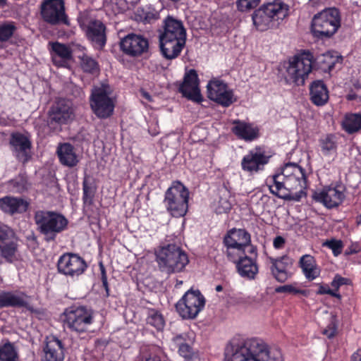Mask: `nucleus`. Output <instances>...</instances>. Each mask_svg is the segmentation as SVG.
<instances>
[{
    "label": "nucleus",
    "instance_id": "1",
    "mask_svg": "<svg viewBox=\"0 0 361 361\" xmlns=\"http://www.w3.org/2000/svg\"><path fill=\"white\" fill-rule=\"evenodd\" d=\"M224 361H283L281 352L270 349L262 340L234 337L224 349Z\"/></svg>",
    "mask_w": 361,
    "mask_h": 361
},
{
    "label": "nucleus",
    "instance_id": "2",
    "mask_svg": "<svg viewBox=\"0 0 361 361\" xmlns=\"http://www.w3.org/2000/svg\"><path fill=\"white\" fill-rule=\"evenodd\" d=\"M186 30L182 20L168 16L159 30V47L163 56L169 60L176 59L186 42Z\"/></svg>",
    "mask_w": 361,
    "mask_h": 361
},
{
    "label": "nucleus",
    "instance_id": "3",
    "mask_svg": "<svg viewBox=\"0 0 361 361\" xmlns=\"http://www.w3.org/2000/svg\"><path fill=\"white\" fill-rule=\"evenodd\" d=\"M34 220L37 231L47 243L54 242L59 234L68 229L69 223L62 214L49 210L36 211Z\"/></svg>",
    "mask_w": 361,
    "mask_h": 361
},
{
    "label": "nucleus",
    "instance_id": "4",
    "mask_svg": "<svg viewBox=\"0 0 361 361\" xmlns=\"http://www.w3.org/2000/svg\"><path fill=\"white\" fill-rule=\"evenodd\" d=\"M288 6L281 0H274L263 4L255 10L252 20L256 29L263 32L274 28L288 16Z\"/></svg>",
    "mask_w": 361,
    "mask_h": 361
},
{
    "label": "nucleus",
    "instance_id": "5",
    "mask_svg": "<svg viewBox=\"0 0 361 361\" xmlns=\"http://www.w3.org/2000/svg\"><path fill=\"white\" fill-rule=\"evenodd\" d=\"M341 25V16L336 7L326 8L315 14L312 20L311 31L314 37L324 39L334 36Z\"/></svg>",
    "mask_w": 361,
    "mask_h": 361
},
{
    "label": "nucleus",
    "instance_id": "6",
    "mask_svg": "<svg viewBox=\"0 0 361 361\" xmlns=\"http://www.w3.org/2000/svg\"><path fill=\"white\" fill-rule=\"evenodd\" d=\"M156 261L159 269L168 274L182 271L189 263L186 252L175 244L159 249L156 253Z\"/></svg>",
    "mask_w": 361,
    "mask_h": 361
},
{
    "label": "nucleus",
    "instance_id": "7",
    "mask_svg": "<svg viewBox=\"0 0 361 361\" xmlns=\"http://www.w3.org/2000/svg\"><path fill=\"white\" fill-rule=\"evenodd\" d=\"M64 327L78 334L85 333L94 322V312L84 305H72L61 314Z\"/></svg>",
    "mask_w": 361,
    "mask_h": 361
},
{
    "label": "nucleus",
    "instance_id": "8",
    "mask_svg": "<svg viewBox=\"0 0 361 361\" xmlns=\"http://www.w3.org/2000/svg\"><path fill=\"white\" fill-rule=\"evenodd\" d=\"M189 195L188 189L180 181H173L164 195L167 212L175 218L184 216L188 211Z\"/></svg>",
    "mask_w": 361,
    "mask_h": 361
},
{
    "label": "nucleus",
    "instance_id": "9",
    "mask_svg": "<svg viewBox=\"0 0 361 361\" xmlns=\"http://www.w3.org/2000/svg\"><path fill=\"white\" fill-rule=\"evenodd\" d=\"M314 56L308 50H303L289 60L287 73L289 79L297 85L305 84L312 70Z\"/></svg>",
    "mask_w": 361,
    "mask_h": 361
},
{
    "label": "nucleus",
    "instance_id": "10",
    "mask_svg": "<svg viewBox=\"0 0 361 361\" xmlns=\"http://www.w3.org/2000/svg\"><path fill=\"white\" fill-rule=\"evenodd\" d=\"M206 300L199 290L185 292L176 304V310L184 319H194L204 309Z\"/></svg>",
    "mask_w": 361,
    "mask_h": 361
},
{
    "label": "nucleus",
    "instance_id": "11",
    "mask_svg": "<svg viewBox=\"0 0 361 361\" xmlns=\"http://www.w3.org/2000/svg\"><path fill=\"white\" fill-rule=\"evenodd\" d=\"M90 105L93 114L100 119L110 118L114 111L115 101L110 97L106 87L102 86L92 91L90 97Z\"/></svg>",
    "mask_w": 361,
    "mask_h": 361
},
{
    "label": "nucleus",
    "instance_id": "12",
    "mask_svg": "<svg viewBox=\"0 0 361 361\" xmlns=\"http://www.w3.org/2000/svg\"><path fill=\"white\" fill-rule=\"evenodd\" d=\"M286 181V187L290 195L298 194L302 197L303 190L307 187L306 171L295 163L288 162L282 167Z\"/></svg>",
    "mask_w": 361,
    "mask_h": 361
},
{
    "label": "nucleus",
    "instance_id": "13",
    "mask_svg": "<svg viewBox=\"0 0 361 361\" xmlns=\"http://www.w3.org/2000/svg\"><path fill=\"white\" fill-rule=\"evenodd\" d=\"M41 16L51 25H70L63 0H45L41 5Z\"/></svg>",
    "mask_w": 361,
    "mask_h": 361
},
{
    "label": "nucleus",
    "instance_id": "14",
    "mask_svg": "<svg viewBox=\"0 0 361 361\" xmlns=\"http://www.w3.org/2000/svg\"><path fill=\"white\" fill-rule=\"evenodd\" d=\"M271 156L268 154L264 146L257 145L243 157L240 166L244 172L250 174L258 173L264 170Z\"/></svg>",
    "mask_w": 361,
    "mask_h": 361
},
{
    "label": "nucleus",
    "instance_id": "15",
    "mask_svg": "<svg viewBox=\"0 0 361 361\" xmlns=\"http://www.w3.org/2000/svg\"><path fill=\"white\" fill-rule=\"evenodd\" d=\"M74 118V110L70 100L64 98L56 99L48 111V126L55 128L68 124Z\"/></svg>",
    "mask_w": 361,
    "mask_h": 361
},
{
    "label": "nucleus",
    "instance_id": "16",
    "mask_svg": "<svg viewBox=\"0 0 361 361\" xmlns=\"http://www.w3.org/2000/svg\"><path fill=\"white\" fill-rule=\"evenodd\" d=\"M207 94L210 100L224 107H228L237 101L233 90L228 88L224 80L216 78H213L208 82Z\"/></svg>",
    "mask_w": 361,
    "mask_h": 361
},
{
    "label": "nucleus",
    "instance_id": "17",
    "mask_svg": "<svg viewBox=\"0 0 361 361\" xmlns=\"http://www.w3.org/2000/svg\"><path fill=\"white\" fill-rule=\"evenodd\" d=\"M18 237L14 231L6 224H0V255L8 263L18 260Z\"/></svg>",
    "mask_w": 361,
    "mask_h": 361
},
{
    "label": "nucleus",
    "instance_id": "18",
    "mask_svg": "<svg viewBox=\"0 0 361 361\" xmlns=\"http://www.w3.org/2000/svg\"><path fill=\"white\" fill-rule=\"evenodd\" d=\"M87 269L85 260L78 254L66 252L57 262V270L61 274L74 278L82 275Z\"/></svg>",
    "mask_w": 361,
    "mask_h": 361
},
{
    "label": "nucleus",
    "instance_id": "19",
    "mask_svg": "<svg viewBox=\"0 0 361 361\" xmlns=\"http://www.w3.org/2000/svg\"><path fill=\"white\" fill-rule=\"evenodd\" d=\"M119 45L124 54L133 58L148 54L149 50L148 39L134 33L128 34L122 38Z\"/></svg>",
    "mask_w": 361,
    "mask_h": 361
},
{
    "label": "nucleus",
    "instance_id": "20",
    "mask_svg": "<svg viewBox=\"0 0 361 361\" xmlns=\"http://www.w3.org/2000/svg\"><path fill=\"white\" fill-rule=\"evenodd\" d=\"M79 24L94 49L102 50L107 40L105 25L99 20H90L87 23L79 21Z\"/></svg>",
    "mask_w": 361,
    "mask_h": 361
},
{
    "label": "nucleus",
    "instance_id": "21",
    "mask_svg": "<svg viewBox=\"0 0 361 361\" xmlns=\"http://www.w3.org/2000/svg\"><path fill=\"white\" fill-rule=\"evenodd\" d=\"M341 186H324L322 190L314 192L312 198L317 202L322 203L325 207L332 209L338 207L345 199L343 190Z\"/></svg>",
    "mask_w": 361,
    "mask_h": 361
},
{
    "label": "nucleus",
    "instance_id": "22",
    "mask_svg": "<svg viewBox=\"0 0 361 361\" xmlns=\"http://www.w3.org/2000/svg\"><path fill=\"white\" fill-rule=\"evenodd\" d=\"M266 185L268 186L270 192L279 198L285 200L299 201L300 200V195H290V193H289L282 167L274 174L267 178Z\"/></svg>",
    "mask_w": 361,
    "mask_h": 361
},
{
    "label": "nucleus",
    "instance_id": "23",
    "mask_svg": "<svg viewBox=\"0 0 361 361\" xmlns=\"http://www.w3.org/2000/svg\"><path fill=\"white\" fill-rule=\"evenodd\" d=\"M199 85L200 80L197 71L195 69H190L185 73L183 82L179 87V91L189 100L201 103L203 98Z\"/></svg>",
    "mask_w": 361,
    "mask_h": 361
},
{
    "label": "nucleus",
    "instance_id": "24",
    "mask_svg": "<svg viewBox=\"0 0 361 361\" xmlns=\"http://www.w3.org/2000/svg\"><path fill=\"white\" fill-rule=\"evenodd\" d=\"M271 264L270 270L274 278L280 283H284L290 277L288 271L293 263V260L287 255L279 257H268Z\"/></svg>",
    "mask_w": 361,
    "mask_h": 361
},
{
    "label": "nucleus",
    "instance_id": "25",
    "mask_svg": "<svg viewBox=\"0 0 361 361\" xmlns=\"http://www.w3.org/2000/svg\"><path fill=\"white\" fill-rule=\"evenodd\" d=\"M9 144L13 151L16 153L17 159L23 164H26L31 158L29 150L32 147L30 140L20 133H13L11 135Z\"/></svg>",
    "mask_w": 361,
    "mask_h": 361
},
{
    "label": "nucleus",
    "instance_id": "26",
    "mask_svg": "<svg viewBox=\"0 0 361 361\" xmlns=\"http://www.w3.org/2000/svg\"><path fill=\"white\" fill-rule=\"evenodd\" d=\"M64 345L61 340L54 335L47 336L43 348L42 361H63Z\"/></svg>",
    "mask_w": 361,
    "mask_h": 361
},
{
    "label": "nucleus",
    "instance_id": "27",
    "mask_svg": "<svg viewBox=\"0 0 361 361\" xmlns=\"http://www.w3.org/2000/svg\"><path fill=\"white\" fill-rule=\"evenodd\" d=\"M232 124L231 131L240 140L252 142L260 137L259 128L252 123L235 119L232 121Z\"/></svg>",
    "mask_w": 361,
    "mask_h": 361
},
{
    "label": "nucleus",
    "instance_id": "28",
    "mask_svg": "<svg viewBox=\"0 0 361 361\" xmlns=\"http://www.w3.org/2000/svg\"><path fill=\"white\" fill-rule=\"evenodd\" d=\"M49 46L53 64L57 67H67L68 62L73 58L71 48L59 42H49Z\"/></svg>",
    "mask_w": 361,
    "mask_h": 361
},
{
    "label": "nucleus",
    "instance_id": "29",
    "mask_svg": "<svg viewBox=\"0 0 361 361\" xmlns=\"http://www.w3.org/2000/svg\"><path fill=\"white\" fill-rule=\"evenodd\" d=\"M28 206V202L22 197L6 195L0 198V210L9 215L23 214Z\"/></svg>",
    "mask_w": 361,
    "mask_h": 361
},
{
    "label": "nucleus",
    "instance_id": "30",
    "mask_svg": "<svg viewBox=\"0 0 361 361\" xmlns=\"http://www.w3.org/2000/svg\"><path fill=\"white\" fill-rule=\"evenodd\" d=\"M298 266L301 269L305 279L312 281L321 274V268L317 264L315 258L311 255H304L300 257Z\"/></svg>",
    "mask_w": 361,
    "mask_h": 361
},
{
    "label": "nucleus",
    "instance_id": "31",
    "mask_svg": "<svg viewBox=\"0 0 361 361\" xmlns=\"http://www.w3.org/2000/svg\"><path fill=\"white\" fill-rule=\"evenodd\" d=\"M60 163L65 166L73 168L79 163V158L74 147L68 142L60 143L56 149Z\"/></svg>",
    "mask_w": 361,
    "mask_h": 361
},
{
    "label": "nucleus",
    "instance_id": "32",
    "mask_svg": "<svg viewBox=\"0 0 361 361\" xmlns=\"http://www.w3.org/2000/svg\"><path fill=\"white\" fill-rule=\"evenodd\" d=\"M311 102L316 106H324L327 103L329 96L326 85L322 80H315L310 87Z\"/></svg>",
    "mask_w": 361,
    "mask_h": 361
},
{
    "label": "nucleus",
    "instance_id": "33",
    "mask_svg": "<svg viewBox=\"0 0 361 361\" xmlns=\"http://www.w3.org/2000/svg\"><path fill=\"white\" fill-rule=\"evenodd\" d=\"M23 296H25L24 293L20 295L11 291L0 290V308L27 307L28 302Z\"/></svg>",
    "mask_w": 361,
    "mask_h": 361
},
{
    "label": "nucleus",
    "instance_id": "34",
    "mask_svg": "<svg viewBox=\"0 0 361 361\" xmlns=\"http://www.w3.org/2000/svg\"><path fill=\"white\" fill-rule=\"evenodd\" d=\"M238 273L245 278L254 279L258 273L257 261L247 255L235 265Z\"/></svg>",
    "mask_w": 361,
    "mask_h": 361
},
{
    "label": "nucleus",
    "instance_id": "35",
    "mask_svg": "<svg viewBox=\"0 0 361 361\" xmlns=\"http://www.w3.org/2000/svg\"><path fill=\"white\" fill-rule=\"evenodd\" d=\"M341 128L349 135L361 132V114H345L341 122Z\"/></svg>",
    "mask_w": 361,
    "mask_h": 361
},
{
    "label": "nucleus",
    "instance_id": "36",
    "mask_svg": "<svg viewBox=\"0 0 361 361\" xmlns=\"http://www.w3.org/2000/svg\"><path fill=\"white\" fill-rule=\"evenodd\" d=\"M319 145L324 156L336 153L338 147L337 137L334 133H329L319 139Z\"/></svg>",
    "mask_w": 361,
    "mask_h": 361
},
{
    "label": "nucleus",
    "instance_id": "37",
    "mask_svg": "<svg viewBox=\"0 0 361 361\" xmlns=\"http://www.w3.org/2000/svg\"><path fill=\"white\" fill-rule=\"evenodd\" d=\"M7 184L13 192L18 193L27 191L30 186L27 173L25 171H21L16 176L9 180Z\"/></svg>",
    "mask_w": 361,
    "mask_h": 361
},
{
    "label": "nucleus",
    "instance_id": "38",
    "mask_svg": "<svg viewBox=\"0 0 361 361\" xmlns=\"http://www.w3.org/2000/svg\"><path fill=\"white\" fill-rule=\"evenodd\" d=\"M97 192V185L93 179L85 176L82 181V202L85 205L90 206L93 204L94 197Z\"/></svg>",
    "mask_w": 361,
    "mask_h": 361
},
{
    "label": "nucleus",
    "instance_id": "39",
    "mask_svg": "<svg viewBox=\"0 0 361 361\" xmlns=\"http://www.w3.org/2000/svg\"><path fill=\"white\" fill-rule=\"evenodd\" d=\"M82 71L87 74L97 75L100 72V66L97 60L85 54L78 56Z\"/></svg>",
    "mask_w": 361,
    "mask_h": 361
},
{
    "label": "nucleus",
    "instance_id": "40",
    "mask_svg": "<svg viewBox=\"0 0 361 361\" xmlns=\"http://www.w3.org/2000/svg\"><path fill=\"white\" fill-rule=\"evenodd\" d=\"M146 323L154 327L157 331H161L164 328L165 319L159 310L149 308L147 311Z\"/></svg>",
    "mask_w": 361,
    "mask_h": 361
},
{
    "label": "nucleus",
    "instance_id": "41",
    "mask_svg": "<svg viewBox=\"0 0 361 361\" xmlns=\"http://www.w3.org/2000/svg\"><path fill=\"white\" fill-rule=\"evenodd\" d=\"M185 341L186 335L180 334L173 338V342L176 347L178 348L180 355L186 359H191L193 354L192 348Z\"/></svg>",
    "mask_w": 361,
    "mask_h": 361
},
{
    "label": "nucleus",
    "instance_id": "42",
    "mask_svg": "<svg viewBox=\"0 0 361 361\" xmlns=\"http://www.w3.org/2000/svg\"><path fill=\"white\" fill-rule=\"evenodd\" d=\"M136 17L145 24H151L157 21L160 16L159 13L154 8L148 7L146 8H138L137 10Z\"/></svg>",
    "mask_w": 361,
    "mask_h": 361
},
{
    "label": "nucleus",
    "instance_id": "43",
    "mask_svg": "<svg viewBox=\"0 0 361 361\" xmlns=\"http://www.w3.org/2000/svg\"><path fill=\"white\" fill-rule=\"evenodd\" d=\"M17 30L14 21L8 20L0 23V42H7ZM1 48V46H0Z\"/></svg>",
    "mask_w": 361,
    "mask_h": 361
},
{
    "label": "nucleus",
    "instance_id": "44",
    "mask_svg": "<svg viewBox=\"0 0 361 361\" xmlns=\"http://www.w3.org/2000/svg\"><path fill=\"white\" fill-rule=\"evenodd\" d=\"M18 358L17 351L10 342L0 347V361H17Z\"/></svg>",
    "mask_w": 361,
    "mask_h": 361
},
{
    "label": "nucleus",
    "instance_id": "45",
    "mask_svg": "<svg viewBox=\"0 0 361 361\" xmlns=\"http://www.w3.org/2000/svg\"><path fill=\"white\" fill-rule=\"evenodd\" d=\"M245 248L242 246L226 249V254L228 260L236 265L246 255Z\"/></svg>",
    "mask_w": 361,
    "mask_h": 361
},
{
    "label": "nucleus",
    "instance_id": "46",
    "mask_svg": "<svg viewBox=\"0 0 361 361\" xmlns=\"http://www.w3.org/2000/svg\"><path fill=\"white\" fill-rule=\"evenodd\" d=\"M230 231L231 234L233 235L237 242H240L243 247H246L251 243L250 234L245 229L233 228Z\"/></svg>",
    "mask_w": 361,
    "mask_h": 361
},
{
    "label": "nucleus",
    "instance_id": "47",
    "mask_svg": "<svg viewBox=\"0 0 361 361\" xmlns=\"http://www.w3.org/2000/svg\"><path fill=\"white\" fill-rule=\"evenodd\" d=\"M275 292L277 293H290L293 295H302L303 296L307 295V290L305 289H300L296 288L292 284H286L278 286L275 288Z\"/></svg>",
    "mask_w": 361,
    "mask_h": 361
},
{
    "label": "nucleus",
    "instance_id": "48",
    "mask_svg": "<svg viewBox=\"0 0 361 361\" xmlns=\"http://www.w3.org/2000/svg\"><path fill=\"white\" fill-rule=\"evenodd\" d=\"M261 0H237L236 6L240 12H247L255 8Z\"/></svg>",
    "mask_w": 361,
    "mask_h": 361
},
{
    "label": "nucleus",
    "instance_id": "49",
    "mask_svg": "<svg viewBox=\"0 0 361 361\" xmlns=\"http://www.w3.org/2000/svg\"><path fill=\"white\" fill-rule=\"evenodd\" d=\"M323 245L331 249L332 250L333 255L335 257L341 255L343 248V242L341 240H336L334 238L326 240L324 243Z\"/></svg>",
    "mask_w": 361,
    "mask_h": 361
},
{
    "label": "nucleus",
    "instance_id": "50",
    "mask_svg": "<svg viewBox=\"0 0 361 361\" xmlns=\"http://www.w3.org/2000/svg\"><path fill=\"white\" fill-rule=\"evenodd\" d=\"M352 281L350 279L341 276L339 274H336L332 281L331 282V286L333 288L332 290L339 293L338 290L342 286L351 285Z\"/></svg>",
    "mask_w": 361,
    "mask_h": 361
},
{
    "label": "nucleus",
    "instance_id": "51",
    "mask_svg": "<svg viewBox=\"0 0 361 361\" xmlns=\"http://www.w3.org/2000/svg\"><path fill=\"white\" fill-rule=\"evenodd\" d=\"M317 286L319 287L316 291L317 295H329L338 300L341 299V295L339 293L331 289L328 284L326 283H317Z\"/></svg>",
    "mask_w": 361,
    "mask_h": 361
},
{
    "label": "nucleus",
    "instance_id": "52",
    "mask_svg": "<svg viewBox=\"0 0 361 361\" xmlns=\"http://www.w3.org/2000/svg\"><path fill=\"white\" fill-rule=\"evenodd\" d=\"M224 243L226 247V249L242 247L241 244H240V242H237L233 235L231 234V231H229L225 236L224 239Z\"/></svg>",
    "mask_w": 361,
    "mask_h": 361
},
{
    "label": "nucleus",
    "instance_id": "53",
    "mask_svg": "<svg viewBox=\"0 0 361 361\" xmlns=\"http://www.w3.org/2000/svg\"><path fill=\"white\" fill-rule=\"evenodd\" d=\"M231 209V204L226 199L220 198L216 211L219 214L228 213Z\"/></svg>",
    "mask_w": 361,
    "mask_h": 361
},
{
    "label": "nucleus",
    "instance_id": "54",
    "mask_svg": "<svg viewBox=\"0 0 361 361\" xmlns=\"http://www.w3.org/2000/svg\"><path fill=\"white\" fill-rule=\"evenodd\" d=\"M136 361H161L157 355L151 356L147 352L141 350L140 355L137 357Z\"/></svg>",
    "mask_w": 361,
    "mask_h": 361
},
{
    "label": "nucleus",
    "instance_id": "55",
    "mask_svg": "<svg viewBox=\"0 0 361 361\" xmlns=\"http://www.w3.org/2000/svg\"><path fill=\"white\" fill-rule=\"evenodd\" d=\"M286 245V239L281 236L277 235L274 238L273 240V246L276 250H280L284 247Z\"/></svg>",
    "mask_w": 361,
    "mask_h": 361
},
{
    "label": "nucleus",
    "instance_id": "56",
    "mask_svg": "<svg viewBox=\"0 0 361 361\" xmlns=\"http://www.w3.org/2000/svg\"><path fill=\"white\" fill-rule=\"evenodd\" d=\"M249 247L247 252L251 255L250 257H252V259L257 261V247L253 245H251L250 243L246 247Z\"/></svg>",
    "mask_w": 361,
    "mask_h": 361
},
{
    "label": "nucleus",
    "instance_id": "57",
    "mask_svg": "<svg viewBox=\"0 0 361 361\" xmlns=\"http://www.w3.org/2000/svg\"><path fill=\"white\" fill-rule=\"evenodd\" d=\"M99 270L101 272V281L107 280V274H106V268L102 262H99Z\"/></svg>",
    "mask_w": 361,
    "mask_h": 361
},
{
    "label": "nucleus",
    "instance_id": "58",
    "mask_svg": "<svg viewBox=\"0 0 361 361\" xmlns=\"http://www.w3.org/2000/svg\"><path fill=\"white\" fill-rule=\"evenodd\" d=\"M102 287L104 288L106 294V297H109L110 295V289L109 286V283L107 280L102 281Z\"/></svg>",
    "mask_w": 361,
    "mask_h": 361
},
{
    "label": "nucleus",
    "instance_id": "59",
    "mask_svg": "<svg viewBox=\"0 0 361 361\" xmlns=\"http://www.w3.org/2000/svg\"><path fill=\"white\" fill-rule=\"evenodd\" d=\"M352 361H361V351L357 350L355 352L351 357Z\"/></svg>",
    "mask_w": 361,
    "mask_h": 361
},
{
    "label": "nucleus",
    "instance_id": "60",
    "mask_svg": "<svg viewBox=\"0 0 361 361\" xmlns=\"http://www.w3.org/2000/svg\"><path fill=\"white\" fill-rule=\"evenodd\" d=\"M346 99L348 101H353L357 99V94L355 93H350L347 94Z\"/></svg>",
    "mask_w": 361,
    "mask_h": 361
},
{
    "label": "nucleus",
    "instance_id": "61",
    "mask_svg": "<svg viewBox=\"0 0 361 361\" xmlns=\"http://www.w3.org/2000/svg\"><path fill=\"white\" fill-rule=\"evenodd\" d=\"M357 225H361V214L356 217Z\"/></svg>",
    "mask_w": 361,
    "mask_h": 361
},
{
    "label": "nucleus",
    "instance_id": "62",
    "mask_svg": "<svg viewBox=\"0 0 361 361\" xmlns=\"http://www.w3.org/2000/svg\"><path fill=\"white\" fill-rule=\"evenodd\" d=\"M216 292H221L223 290V286L221 285H217L215 288Z\"/></svg>",
    "mask_w": 361,
    "mask_h": 361
},
{
    "label": "nucleus",
    "instance_id": "63",
    "mask_svg": "<svg viewBox=\"0 0 361 361\" xmlns=\"http://www.w3.org/2000/svg\"><path fill=\"white\" fill-rule=\"evenodd\" d=\"M334 62L330 63L327 66V68H328L329 71H331L334 68Z\"/></svg>",
    "mask_w": 361,
    "mask_h": 361
},
{
    "label": "nucleus",
    "instance_id": "64",
    "mask_svg": "<svg viewBox=\"0 0 361 361\" xmlns=\"http://www.w3.org/2000/svg\"><path fill=\"white\" fill-rule=\"evenodd\" d=\"M6 3V0H0V7L4 6Z\"/></svg>",
    "mask_w": 361,
    "mask_h": 361
}]
</instances>
